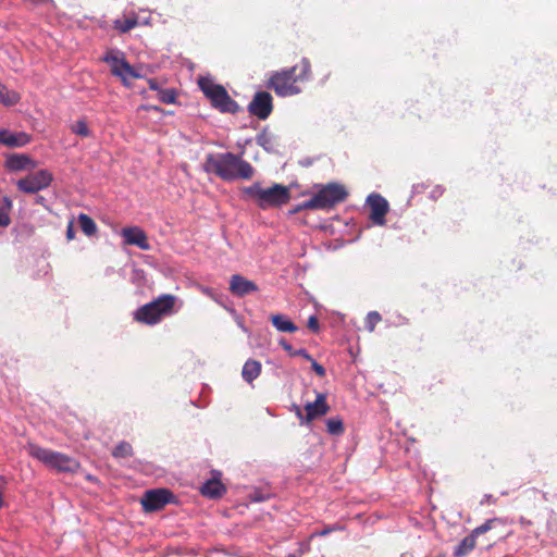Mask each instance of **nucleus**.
I'll use <instances>...</instances> for the list:
<instances>
[{"mask_svg": "<svg viewBox=\"0 0 557 557\" xmlns=\"http://www.w3.org/2000/svg\"><path fill=\"white\" fill-rule=\"evenodd\" d=\"M329 405L326 404V397L324 394H318L317 399L313 403H308L305 406L306 410V422H310L313 419L324 416L329 411Z\"/></svg>", "mask_w": 557, "mask_h": 557, "instance_id": "a211bd4d", "label": "nucleus"}, {"mask_svg": "<svg viewBox=\"0 0 557 557\" xmlns=\"http://www.w3.org/2000/svg\"><path fill=\"white\" fill-rule=\"evenodd\" d=\"M27 451L29 456L58 472L73 473L79 468V463L74 458L36 444H28Z\"/></svg>", "mask_w": 557, "mask_h": 557, "instance_id": "7ed1b4c3", "label": "nucleus"}, {"mask_svg": "<svg viewBox=\"0 0 557 557\" xmlns=\"http://www.w3.org/2000/svg\"><path fill=\"white\" fill-rule=\"evenodd\" d=\"M199 87L210 100L211 106L220 112L234 114L239 111L238 103L231 98L227 90L222 85L202 78L199 81Z\"/></svg>", "mask_w": 557, "mask_h": 557, "instance_id": "39448f33", "label": "nucleus"}, {"mask_svg": "<svg viewBox=\"0 0 557 557\" xmlns=\"http://www.w3.org/2000/svg\"><path fill=\"white\" fill-rule=\"evenodd\" d=\"M8 480L5 476L0 475V508L4 506L3 493L7 488Z\"/></svg>", "mask_w": 557, "mask_h": 557, "instance_id": "4c0bfd02", "label": "nucleus"}, {"mask_svg": "<svg viewBox=\"0 0 557 557\" xmlns=\"http://www.w3.org/2000/svg\"><path fill=\"white\" fill-rule=\"evenodd\" d=\"M138 25V18L136 16L117 18L113 22V26L116 30L124 34L133 29Z\"/></svg>", "mask_w": 557, "mask_h": 557, "instance_id": "393cba45", "label": "nucleus"}, {"mask_svg": "<svg viewBox=\"0 0 557 557\" xmlns=\"http://www.w3.org/2000/svg\"><path fill=\"white\" fill-rule=\"evenodd\" d=\"M176 297L170 294L159 296L157 299L139 307L134 313L136 321L154 325L161 321V319L170 314L174 307Z\"/></svg>", "mask_w": 557, "mask_h": 557, "instance_id": "20e7f679", "label": "nucleus"}, {"mask_svg": "<svg viewBox=\"0 0 557 557\" xmlns=\"http://www.w3.org/2000/svg\"><path fill=\"white\" fill-rule=\"evenodd\" d=\"M278 344L280 346H282V348L290 356V357H295V351L297 349H294L293 346L290 344L287 343L286 339L284 338H281L278 341Z\"/></svg>", "mask_w": 557, "mask_h": 557, "instance_id": "e433bc0d", "label": "nucleus"}, {"mask_svg": "<svg viewBox=\"0 0 557 557\" xmlns=\"http://www.w3.org/2000/svg\"><path fill=\"white\" fill-rule=\"evenodd\" d=\"M148 86H149V89L154 90V91H157L158 94L160 92V89H162V88L160 87L159 83H158L156 79H153V78H150V79L148 81Z\"/></svg>", "mask_w": 557, "mask_h": 557, "instance_id": "ea45409f", "label": "nucleus"}, {"mask_svg": "<svg viewBox=\"0 0 557 557\" xmlns=\"http://www.w3.org/2000/svg\"><path fill=\"white\" fill-rule=\"evenodd\" d=\"M202 292L208 296H212V290L209 287L202 288Z\"/></svg>", "mask_w": 557, "mask_h": 557, "instance_id": "c03bdc74", "label": "nucleus"}, {"mask_svg": "<svg viewBox=\"0 0 557 557\" xmlns=\"http://www.w3.org/2000/svg\"><path fill=\"white\" fill-rule=\"evenodd\" d=\"M344 529L343 525L338 524V523H334L332 525H329L320 531H315L312 536H326L329 535L330 533L334 532V531H342Z\"/></svg>", "mask_w": 557, "mask_h": 557, "instance_id": "473e14b6", "label": "nucleus"}, {"mask_svg": "<svg viewBox=\"0 0 557 557\" xmlns=\"http://www.w3.org/2000/svg\"><path fill=\"white\" fill-rule=\"evenodd\" d=\"M200 492L209 498H219L223 496L226 488L219 479L212 478L202 484Z\"/></svg>", "mask_w": 557, "mask_h": 557, "instance_id": "6ab92c4d", "label": "nucleus"}, {"mask_svg": "<svg viewBox=\"0 0 557 557\" xmlns=\"http://www.w3.org/2000/svg\"><path fill=\"white\" fill-rule=\"evenodd\" d=\"M259 288L255 282L247 280L240 274H234L230 280V292L237 297H244L246 295L258 292Z\"/></svg>", "mask_w": 557, "mask_h": 557, "instance_id": "2eb2a0df", "label": "nucleus"}, {"mask_svg": "<svg viewBox=\"0 0 557 557\" xmlns=\"http://www.w3.org/2000/svg\"><path fill=\"white\" fill-rule=\"evenodd\" d=\"M300 556H301V554H298V555L297 554H288L287 555V557H300Z\"/></svg>", "mask_w": 557, "mask_h": 557, "instance_id": "49530a36", "label": "nucleus"}, {"mask_svg": "<svg viewBox=\"0 0 557 557\" xmlns=\"http://www.w3.org/2000/svg\"><path fill=\"white\" fill-rule=\"evenodd\" d=\"M297 65L273 72L268 81L267 87L273 89L280 97L298 95L301 89L296 85Z\"/></svg>", "mask_w": 557, "mask_h": 557, "instance_id": "0eeeda50", "label": "nucleus"}, {"mask_svg": "<svg viewBox=\"0 0 557 557\" xmlns=\"http://www.w3.org/2000/svg\"><path fill=\"white\" fill-rule=\"evenodd\" d=\"M30 141V136L24 132L13 133L0 128V144L10 148L23 147Z\"/></svg>", "mask_w": 557, "mask_h": 557, "instance_id": "dca6fc26", "label": "nucleus"}, {"mask_svg": "<svg viewBox=\"0 0 557 557\" xmlns=\"http://www.w3.org/2000/svg\"><path fill=\"white\" fill-rule=\"evenodd\" d=\"M309 199L306 201H302L301 203L296 205L293 209L288 210V215H294L302 210H314L313 207L308 206Z\"/></svg>", "mask_w": 557, "mask_h": 557, "instance_id": "72a5a7b5", "label": "nucleus"}, {"mask_svg": "<svg viewBox=\"0 0 557 557\" xmlns=\"http://www.w3.org/2000/svg\"><path fill=\"white\" fill-rule=\"evenodd\" d=\"M312 370L319 375L320 377H323L325 375V369L323 366L318 363L313 358L310 360Z\"/></svg>", "mask_w": 557, "mask_h": 557, "instance_id": "c9c22d12", "label": "nucleus"}, {"mask_svg": "<svg viewBox=\"0 0 557 557\" xmlns=\"http://www.w3.org/2000/svg\"><path fill=\"white\" fill-rule=\"evenodd\" d=\"M300 67V72L296 75L298 82L307 81L310 77L311 65L307 58H302L300 64L297 65Z\"/></svg>", "mask_w": 557, "mask_h": 557, "instance_id": "c756f323", "label": "nucleus"}, {"mask_svg": "<svg viewBox=\"0 0 557 557\" xmlns=\"http://www.w3.org/2000/svg\"><path fill=\"white\" fill-rule=\"evenodd\" d=\"M295 356L302 357V358H305V359H306V360H308V361L312 360L311 355H310V354L307 351V349H305V348L297 349V350L295 351Z\"/></svg>", "mask_w": 557, "mask_h": 557, "instance_id": "58836bf2", "label": "nucleus"}, {"mask_svg": "<svg viewBox=\"0 0 557 557\" xmlns=\"http://www.w3.org/2000/svg\"><path fill=\"white\" fill-rule=\"evenodd\" d=\"M78 223L81 230L87 235L92 236L97 232V225L95 221L86 213H79Z\"/></svg>", "mask_w": 557, "mask_h": 557, "instance_id": "b1692460", "label": "nucleus"}, {"mask_svg": "<svg viewBox=\"0 0 557 557\" xmlns=\"http://www.w3.org/2000/svg\"><path fill=\"white\" fill-rule=\"evenodd\" d=\"M36 4H50L54 5L53 0H32Z\"/></svg>", "mask_w": 557, "mask_h": 557, "instance_id": "79ce46f5", "label": "nucleus"}, {"mask_svg": "<svg viewBox=\"0 0 557 557\" xmlns=\"http://www.w3.org/2000/svg\"><path fill=\"white\" fill-rule=\"evenodd\" d=\"M260 373L261 363L253 359L247 360L242 370V376L247 383L253 382Z\"/></svg>", "mask_w": 557, "mask_h": 557, "instance_id": "412c9836", "label": "nucleus"}, {"mask_svg": "<svg viewBox=\"0 0 557 557\" xmlns=\"http://www.w3.org/2000/svg\"><path fill=\"white\" fill-rule=\"evenodd\" d=\"M21 96L14 90H9L5 85L0 83V103L5 107H12L18 103Z\"/></svg>", "mask_w": 557, "mask_h": 557, "instance_id": "5701e85b", "label": "nucleus"}, {"mask_svg": "<svg viewBox=\"0 0 557 557\" xmlns=\"http://www.w3.org/2000/svg\"><path fill=\"white\" fill-rule=\"evenodd\" d=\"M158 97L162 103L172 104L176 101L177 92L173 88L160 89Z\"/></svg>", "mask_w": 557, "mask_h": 557, "instance_id": "c85d7f7f", "label": "nucleus"}, {"mask_svg": "<svg viewBox=\"0 0 557 557\" xmlns=\"http://www.w3.org/2000/svg\"><path fill=\"white\" fill-rule=\"evenodd\" d=\"M381 319H382L381 314L377 311H370L366 318V322H364L366 329L369 332H373L376 324L381 321Z\"/></svg>", "mask_w": 557, "mask_h": 557, "instance_id": "7c9ffc66", "label": "nucleus"}, {"mask_svg": "<svg viewBox=\"0 0 557 557\" xmlns=\"http://www.w3.org/2000/svg\"><path fill=\"white\" fill-rule=\"evenodd\" d=\"M102 61L110 65L112 75L119 77L124 85L128 86L132 78L139 77L133 66L125 59L124 53L120 50H109L103 55Z\"/></svg>", "mask_w": 557, "mask_h": 557, "instance_id": "6e6552de", "label": "nucleus"}, {"mask_svg": "<svg viewBox=\"0 0 557 557\" xmlns=\"http://www.w3.org/2000/svg\"><path fill=\"white\" fill-rule=\"evenodd\" d=\"M492 500H493V496H492V495H490V494H486V495H484V498H483V500L481 502V504L490 503V502H492Z\"/></svg>", "mask_w": 557, "mask_h": 557, "instance_id": "37998d69", "label": "nucleus"}, {"mask_svg": "<svg viewBox=\"0 0 557 557\" xmlns=\"http://www.w3.org/2000/svg\"><path fill=\"white\" fill-rule=\"evenodd\" d=\"M296 413H297L298 418H300L302 420V412H301V410L299 408H297V412Z\"/></svg>", "mask_w": 557, "mask_h": 557, "instance_id": "a18cd8bd", "label": "nucleus"}, {"mask_svg": "<svg viewBox=\"0 0 557 557\" xmlns=\"http://www.w3.org/2000/svg\"><path fill=\"white\" fill-rule=\"evenodd\" d=\"M174 495L168 488L148 490L141 497L144 511L153 512L163 509L168 504L174 503Z\"/></svg>", "mask_w": 557, "mask_h": 557, "instance_id": "9d476101", "label": "nucleus"}, {"mask_svg": "<svg viewBox=\"0 0 557 557\" xmlns=\"http://www.w3.org/2000/svg\"><path fill=\"white\" fill-rule=\"evenodd\" d=\"M132 455H133V448H132V445L127 442L119 443L113 450V456L115 458H126Z\"/></svg>", "mask_w": 557, "mask_h": 557, "instance_id": "cd10ccee", "label": "nucleus"}, {"mask_svg": "<svg viewBox=\"0 0 557 557\" xmlns=\"http://www.w3.org/2000/svg\"><path fill=\"white\" fill-rule=\"evenodd\" d=\"M121 235L124 243L127 245H134L143 250H149L150 244L148 242L146 233L138 226L124 227L121 231Z\"/></svg>", "mask_w": 557, "mask_h": 557, "instance_id": "4468645a", "label": "nucleus"}, {"mask_svg": "<svg viewBox=\"0 0 557 557\" xmlns=\"http://www.w3.org/2000/svg\"><path fill=\"white\" fill-rule=\"evenodd\" d=\"M37 162L24 153H14L7 158L5 168L9 171L17 172L26 169H35Z\"/></svg>", "mask_w": 557, "mask_h": 557, "instance_id": "f3484780", "label": "nucleus"}, {"mask_svg": "<svg viewBox=\"0 0 557 557\" xmlns=\"http://www.w3.org/2000/svg\"><path fill=\"white\" fill-rule=\"evenodd\" d=\"M273 110V99L268 91H258L255 94L252 100L248 104V111L251 115L260 120H265L270 116Z\"/></svg>", "mask_w": 557, "mask_h": 557, "instance_id": "f8f14e48", "label": "nucleus"}, {"mask_svg": "<svg viewBox=\"0 0 557 557\" xmlns=\"http://www.w3.org/2000/svg\"><path fill=\"white\" fill-rule=\"evenodd\" d=\"M348 196L345 187L337 183H330L322 186L310 199L309 205L314 210L331 209L335 205L346 200Z\"/></svg>", "mask_w": 557, "mask_h": 557, "instance_id": "423d86ee", "label": "nucleus"}, {"mask_svg": "<svg viewBox=\"0 0 557 557\" xmlns=\"http://www.w3.org/2000/svg\"><path fill=\"white\" fill-rule=\"evenodd\" d=\"M75 237V231H74V227H73V223L70 222L69 225H67V228H66V238L69 240H72L74 239Z\"/></svg>", "mask_w": 557, "mask_h": 557, "instance_id": "a19ab883", "label": "nucleus"}, {"mask_svg": "<svg viewBox=\"0 0 557 557\" xmlns=\"http://www.w3.org/2000/svg\"><path fill=\"white\" fill-rule=\"evenodd\" d=\"M308 329L317 333L320 329L319 320L315 315H310L308 319Z\"/></svg>", "mask_w": 557, "mask_h": 557, "instance_id": "f704fd0d", "label": "nucleus"}, {"mask_svg": "<svg viewBox=\"0 0 557 557\" xmlns=\"http://www.w3.org/2000/svg\"><path fill=\"white\" fill-rule=\"evenodd\" d=\"M326 429L331 435H341L344 433L343 421L339 418H331L326 420Z\"/></svg>", "mask_w": 557, "mask_h": 557, "instance_id": "a878e982", "label": "nucleus"}, {"mask_svg": "<svg viewBox=\"0 0 557 557\" xmlns=\"http://www.w3.org/2000/svg\"><path fill=\"white\" fill-rule=\"evenodd\" d=\"M256 143L268 152H274L277 147L275 137L267 129H263L256 136Z\"/></svg>", "mask_w": 557, "mask_h": 557, "instance_id": "4be33fe9", "label": "nucleus"}, {"mask_svg": "<svg viewBox=\"0 0 557 557\" xmlns=\"http://www.w3.org/2000/svg\"><path fill=\"white\" fill-rule=\"evenodd\" d=\"M273 326L282 333H294L298 326L285 314L276 313L270 317Z\"/></svg>", "mask_w": 557, "mask_h": 557, "instance_id": "aec40b11", "label": "nucleus"}, {"mask_svg": "<svg viewBox=\"0 0 557 557\" xmlns=\"http://www.w3.org/2000/svg\"><path fill=\"white\" fill-rule=\"evenodd\" d=\"M243 194L252 200L261 210L280 208L286 205L290 199V190L287 186L274 183L268 188H263L260 182H255L250 186L243 188Z\"/></svg>", "mask_w": 557, "mask_h": 557, "instance_id": "f03ea898", "label": "nucleus"}, {"mask_svg": "<svg viewBox=\"0 0 557 557\" xmlns=\"http://www.w3.org/2000/svg\"><path fill=\"white\" fill-rule=\"evenodd\" d=\"M53 181V175L50 171L42 169L37 172L30 173L16 182V187L20 191L25 194H37L48 188Z\"/></svg>", "mask_w": 557, "mask_h": 557, "instance_id": "1a4fd4ad", "label": "nucleus"}, {"mask_svg": "<svg viewBox=\"0 0 557 557\" xmlns=\"http://www.w3.org/2000/svg\"><path fill=\"white\" fill-rule=\"evenodd\" d=\"M496 519H487L483 524L474 528L469 535L461 540V542L454 549V557H465L469 555L476 546V540L480 535L486 533L492 529Z\"/></svg>", "mask_w": 557, "mask_h": 557, "instance_id": "9b49d317", "label": "nucleus"}, {"mask_svg": "<svg viewBox=\"0 0 557 557\" xmlns=\"http://www.w3.org/2000/svg\"><path fill=\"white\" fill-rule=\"evenodd\" d=\"M5 210L0 209V227H7L11 223L9 211L12 208V200L9 197L3 198Z\"/></svg>", "mask_w": 557, "mask_h": 557, "instance_id": "bb28decb", "label": "nucleus"}, {"mask_svg": "<svg viewBox=\"0 0 557 557\" xmlns=\"http://www.w3.org/2000/svg\"><path fill=\"white\" fill-rule=\"evenodd\" d=\"M202 169L226 182L250 180L255 174L253 166L243 159V153L232 152L208 153Z\"/></svg>", "mask_w": 557, "mask_h": 557, "instance_id": "f257e3e1", "label": "nucleus"}, {"mask_svg": "<svg viewBox=\"0 0 557 557\" xmlns=\"http://www.w3.org/2000/svg\"><path fill=\"white\" fill-rule=\"evenodd\" d=\"M72 132L82 137L90 136V131L85 121L79 120L72 126Z\"/></svg>", "mask_w": 557, "mask_h": 557, "instance_id": "2f4dec72", "label": "nucleus"}, {"mask_svg": "<svg viewBox=\"0 0 557 557\" xmlns=\"http://www.w3.org/2000/svg\"><path fill=\"white\" fill-rule=\"evenodd\" d=\"M367 203L370 209V220L376 225H384L386 220L385 215L388 212V202L380 194H371L367 198Z\"/></svg>", "mask_w": 557, "mask_h": 557, "instance_id": "ddd939ff", "label": "nucleus"}]
</instances>
